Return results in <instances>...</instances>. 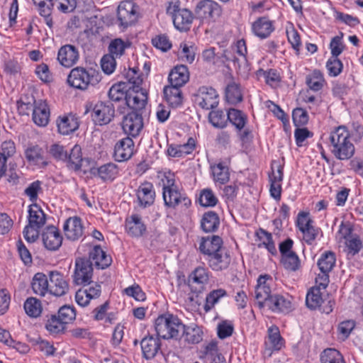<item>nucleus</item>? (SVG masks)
I'll use <instances>...</instances> for the list:
<instances>
[{"instance_id":"nucleus-1","label":"nucleus","mask_w":363,"mask_h":363,"mask_svg":"<svg viewBox=\"0 0 363 363\" xmlns=\"http://www.w3.org/2000/svg\"><path fill=\"white\" fill-rule=\"evenodd\" d=\"M127 78L131 86L128 87L125 104L132 109V111L140 113L147 104V92L140 87L143 80L135 69L128 70Z\"/></svg>"},{"instance_id":"nucleus-2","label":"nucleus","mask_w":363,"mask_h":363,"mask_svg":"<svg viewBox=\"0 0 363 363\" xmlns=\"http://www.w3.org/2000/svg\"><path fill=\"white\" fill-rule=\"evenodd\" d=\"M331 152L340 160L351 158L354 153V146L350 140V133L345 126H339L330 135Z\"/></svg>"},{"instance_id":"nucleus-3","label":"nucleus","mask_w":363,"mask_h":363,"mask_svg":"<svg viewBox=\"0 0 363 363\" xmlns=\"http://www.w3.org/2000/svg\"><path fill=\"white\" fill-rule=\"evenodd\" d=\"M155 328L159 337L164 340H177L184 330V324L177 316L167 313L156 318Z\"/></svg>"},{"instance_id":"nucleus-4","label":"nucleus","mask_w":363,"mask_h":363,"mask_svg":"<svg viewBox=\"0 0 363 363\" xmlns=\"http://www.w3.org/2000/svg\"><path fill=\"white\" fill-rule=\"evenodd\" d=\"M100 80L99 74L95 69L82 67L73 68L67 77V82L71 86L81 90L95 86Z\"/></svg>"},{"instance_id":"nucleus-5","label":"nucleus","mask_w":363,"mask_h":363,"mask_svg":"<svg viewBox=\"0 0 363 363\" xmlns=\"http://www.w3.org/2000/svg\"><path fill=\"white\" fill-rule=\"evenodd\" d=\"M180 6L179 0H170L166 11L172 17L175 28L181 32H186L190 30L194 16L190 10L182 9Z\"/></svg>"},{"instance_id":"nucleus-6","label":"nucleus","mask_w":363,"mask_h":363,"mask_svg":"<svg viewBox=\"0 0 363 363\" xmlns=\"http://www.w3.org/2000/svg\"><path fill=\"white\" fill-rule=\"evenodd\" d=\"M165 180L162 179V196L164 205L169 208H175L182 203L185 207H189L191 202L185 194H182L175 185L173 176H165Z\"/></svg>"},{"instance_id":"nucleus-7","label":"nucleus","mask_w":363,"mask_h":363,"mask_svg":"<svg viewBox=\"0 0 363 363\" xmlns=\"http://www.w3.org/2000/svg\"><path fill=\"white\" fill-rule=\"evenodd\" d=\"M223 12L221 6L213 0H201L194 9V15L201 23L210 24L216 22Z\"/></svg>"},{"instance_id":"nucleus-8","label":"nucleus","mask_w":363,"mask_h":363,"mask_svg":"<svg viewBox=\"0 0 363 363\" xmlns=\"http://www.w3.org/2000/svg\"><path fill=\"white\" fill-rule=\"evenodd\" d=\"M138 6L131 1H124L118 6L117 18L119 26L126 28L134 24L139 15Z\"/></svg>"},{"instance_id":"nucleus-9","label":"nucleus","mask_w":363,"mask_h":363,"mask_svg":"<svg viewBox=\"0 0 363 363\" xmlns=\"http://www.w3.org/2000/svg\"><path fill=\"white\" fill-rule=\"evenodd\" d=\"M92 275V262L85 258H77L73 274L74 284L86 286L91 284Z\"/></svg>"},{"instance_id":"nucleus-10","label":"nucleus","mask_w":363,"mask_h":363,"mask_svg":"<svg viewBox=\"0 0 363 363\" xmlns=\"http://www.w3.org/2000/svg\"><path fill=\"white\" fill-rule=\"evenodd\" d=\"M272 282V278L269 274L260 275L257 279L255 294V300L259 308L267 307L274 296L271 294Z\"/></svg>"},{"instance_id":"nucleus-11","label":"nucleus","mask_w":363,"mask_h":363,"mask_svg":"<svg viewBox=\"0 0 363 363\" xmlns=\"http://www.w3.org/2000/svg\"><path fill=\"white\" fill-rule=\"evenodd\" d=\"M194 101L203 109H212L218 104V94L213 87L203 86L194 94Z\"/></svg>"},{"instance_id":"nucleus-12","label":"nucleus","mask_w":363,"mask_h":363,"mask_svg":"<svg viewBox=\"0 0 363 363\" xmlns=\"http://www.w3.org/2000/svg\"><path fill=\"white\" fill-rule=\"evenodd\" d=\"M115 115V108L110 102L99 101L93 108L91 117L94 122L99 125L109 123Z\"/></svg>"},{"instance_id":"nucleus-13","label":"nucleus","mask_w":363,"mask_h":363,"mask_svg":"<svg viewBox=\"0 0 363 363\" xmlns=\"http://www.w3.org/2000/svg\"><path fill=\"white\" fill-rule=\"evenodd\" d=\"M143 128V119L140 113L131 111L123 116L122 128L128 137H137Z\"/></svg>"},{"instance_id":"nucleus-14","label":"nucleus","mask_w":363,"mask_h":363,"mask_svg":"<svg viewBox=\"0 0 363 363\" xmlns=\"http://www.w3.org/2000/svg\"><path fill=\"white\" fill-rule=\"evenodd\" d=\"M208 267L213 271L219 272L228 268L231 262L230 252L225 247L205 258Z\"/></svg>"},{"instance_id":"nucleus-15","label":"nucleus","mask_w":363,"mask_h":363,"mask_svg":"<svg viewBox=\"0 0 363 363\" xmlns=\"http://www.w3.org/2000/svg\"><path fill=\"white\" fill-rule=\"evenodd\" d=\"M49 277V293L55 296H62L69 291V284L64 275L57 271H50Z\"/></svg>"},{"instance_id":"nucleus-16","label":"nucleus","mask_w":363,"mask_h":363,"mask_svg":"<svg viewBox=\"0 0 363 363\" xmlns=\"http://www.w3.org/2000/svg\"><path fill=\"white\" fill-rule=\"evenodd\" d=\"M101 285L95 283L79 289L75 294V301L80 306L85 307L88 306L91 299H96L101 295Z\"/></svg>"},{"instance_id":"nucleus-17","label":"nucleus","mask_w":363,"mask_h":363,"mask_svg":"<svg viewBox=\"0 0 363 363\" xmlns=\"http://www.w3.org/2000/svg\"><path fill=\"white\" fill-rule=\"evenodd\" d=\"M134 142L130 137H125L118 141L114 147L113 157L118 162L129 160L134 153Z\"/></svg>"},{"instance_id":"nucleus-18","label":"nucleus","mask_w":363,"mask_h":363,"mask_svg":"<svg viewBox=\"0 0 363 363\" xmlns=\"http://www.w3.org/2000/svg\"><path fill=\"white\" fill-rule=\"evenodd\" d=\"M79 57V51L75 46L65 45L59 49L57 59L61 65L69 68L77 62Z\"/></svg>"},{"instance_id":"nucleus-19","label":"nucleus","mask_w":363,"mask_h":363,"mask_svg":"<svg viewBox=\"0 0 363 363\" xmlns=\"http://www.w3.org/2000/svg\"><path fill=\"white\" fill-rule=\"evenodd\" d=\"M223 247L222 238L218 235L202 237L199 242V250L206 258Z\"/></svg>"},{"instance_id":"nucleus-20","label":"nucleus","mask_w":363,"mask_h":363,"mask_svg":"<svg viewBox=\"0 0 363 363\" xmlns=\"http://www.w3.org/2000/svg\"><path fill=\"white\" fill-rule=\"evenodd\" d=\"M42 239L45 247L49 250H57L62 243V236L53 225L48 226L43 230Z\"/></svg>"},{"instance_id":"nucleus-21","label":"nucleus","mask_w":363,"mask_h":363,"mask_svg":"<svg viewBox=\"0 0 363 363\" xmlns=\"http://www.w3.org/2000/svg\"><path fill=\"white\" fill-rule=\"evenodd\" d=\"M66 238L70 240H76L83 235V226L80 218L74 216L66 220L63 225Z\"/></svg>"},{"instance_id":"nucleus-22","label":"nucleus","mask_w":363,"mask_h":363,"mask_svg":"<svg viewBox=\"0 0 363 363\" xmlns=\"http://www.w3.org/2000/svg\"><path fill=\"white\" fill-rule=\"evenodd\" d=\"M140 345L144 357L150 359L154 358L160 350L161 341L157 337L147 335L143 338Z\"/></svg>"},{"instance_id":"nucleus-23","label":"nucleus","mask_w":363,"mask_h":363,"mask_svg":"<svg viewBox=\"0 0 363 363\" xmlns=\"http://www.w3.org/2000/svg\"><path fill=\"white\" fill-rule=\"evenodd\" d=\"M50 119V109L45 101H34L33 121L38 126H46Z\"/></svg>"},{"instance_id":"nucleus-24","label":"nucleus","mask_w":363,"mask_h":363,"mask_svg":"<svg viewBox=\"0 0 363 363\" xmlns=\"http://www.w3.org/2000/svg\"><path fill=\"white\" fill-rule=\"evenodd\" d=\"M137 198L140 206L146 208L152 206L155 199L152 184L147 182L141 184L137 191Z\"/></svg>"},{"instance_id":"nucleus-25","label":"nucleus","mask_w":363,"mask_h":363,"mask_svg":"<svg viewBox=\"0 0 363 363\" xmlns=\"http://www.w3.org/2000/svg\"><path fill=\"white\" fill-rule=\"evenodd\" d=\"M264 354L270 357L273 351H279L284 345V340L280 335L279 330L276 326L268 329V341L265 342Z\"/></svg>"},{"instance_id":"nucleus-26","label":"nucleus","mask_w":363,"mask_h":363,"mask_svg":"<svg viewBox=\"0 0 363 363\" xmlns=\"http://www.w3.org/2000/svg\"><path fill=\"white\" fill-rule=\"evenodd\" d=\"M168 80L171 86L182 87L189 80V72L186 66L177 65L170 72Z\"/></svg>"},{"instance_id":"nucleus-27","label":"nucleus","mask_w":363,"mask_h":363,"mask_svg":"<svg viewBox=\"0 0 363 363\" xmlns=\"http://www.w3.org/2000/svg\"><path fill=\"white\" fill-rule=\"evenodd\" d=\"M252 31L261 39L267 38L274 31L273 22L267 17H260L252 24Z\"/></svg>"},{"instance_id":"nucleus-28","label":"nucleus","mask_w":363,"mask_h":363,"mask_svg":"<svg viewBox=\"0 0 363 363\" xmlns=\"http://www.w3.org/2000/svg\"><path fill=\"white\" fill-rule=\"evenodd\" d=\"M96 267L105 269L109 267L112 262L110 255H108L99 245H96L89 252V259Z\"/></svg>"},{"instance_id":"nucleus-29","label":"nucleus","mask_w":363,"mask_h":363,"mask_svg":"<svg viewBox=\"0 0 363 363\" xmlns=\"http://www.w3.org/2000/svg\"><path fill=\"white\" fill-rule=\"evenodd\" d=\"M49 277L42 272L36 273L31 281V289L34 294L44 296L49 293Z\"/></svg>"},{"instance_id":"nucleus-30","label":"nucleus","mask_w":363,"mask_h":363,"mask_svg":"<svg viewBox=\"0 0 363 363\" xmlns=\"http://www.w3.org/2000/svg\"><path fill=\"white\" fill-rule=\"evenodd\" d=\"M164 95L165 100L172 108H177L183 103V94L180 87L166 86L164 88Z\"/></svg>"},{"instance_id":"nucleus-31","label":"nucleus","mask_w":363,"mask_h":363,"mask_svg":"<svg viewBox=\"0 0 363 363\" xmlns=\"http://www.w3.org/2000/svg\"><path fill=\"white\" fill-rule=\"evenodd\" d=\"M267 307L275 313H287L291 308V302L282 295L275 294L271 298Z\"/></svg>"},{"instance_id":"nucleus-32","label":"nucleus","mask_w":363,"mask_h":363,"mask_svg":"<svg viewBox=\"0 0 363 363\" xmlns=\"http://www.w3.org/2000/svg\"><path fill=\"white\" fill-rule=\"evenodd\" d=\"M28 214V224L39 228H41L45 224L46 215L38 205H30Z\"/></svg>"},{"instance_id":"nucleus-33","label":"nucleus","mask_w":363,"mask_h":363,"mask_svg":"<svg viewBox=\"0 0 363 363\" xmlns=\"http://www.w3.org/2000/svg\"><path fill=\"white\" fill-rule=\"evenodd\" d=\"M45 318V328L50 335H57L65 332L67 327L57 314L48 315Z\"/></svg>"},{"instance_id":"nucleus-34","label":"nucleus","mask_w":363,"mask_h":363,"mask_svg":"<svg viewBox=\"0 0 363 363\" xmlns=\"http://www.w3.org/2000/svg\"><path fill=\"white\" fill-rule=\"evenodd\" d=\"M79 128L77 118L74 116L69 115L59 118L57 120V128L60 133L68 135L73 133Z\"/></svg>"},{"instance_id":"nucleus-35","label":"nucleus","mask_w":363,"mask_h":363,"mask_svg":"<svg viewBox=\"0 0 363 363\" xmlns=\"http://www.w3.org/2000/svg\"><path fill=\"white\" fill-rule=\"evenodd\" d=\"M126 230L130 236L139 238L146 231V227L142 222L140 216L134 214L131 216L130 220L127 221Z\"/></svg>"},{"instance_id":"nucleus-36","label":"nucleus","mask_w":363,"mask_h":363,"mask_svg":"<svg viewBox=\"0 0 363 363\" xmlns=\"http://www.w3.org/2000/svg\"><path fill=\"white\" fill-rule=\"evenodd\" d=\"M194 147L195 141L192 138H189L187 143L183 145H170L167 149V153L171 157H180L190 154Z\"/></svg>"},{"instance_id":"nucleus-37","label":"nucleus","mask_w":363,"mask_h":363,"mask_svg":"<svg viewBox=\"0 0 363 363\" xmlns=\"http://www.w3.org/2000/svg\"><path fill=\"white\" fill-rule=\"evenodd\" d=\"M219 224V217L214 211L205 213L201 221V228L206 233H212L216 231L218 229Z\"/></svg>"},{"instance_id":"nucleus-38","label":"nucleus","mask_w":363,"mask_h":363,"mask_svg":"<svg viewBox=\"0 0 363 363\" xmlns=\"http://www.w3.org/2000/svg\"><path fill=\"white\" fill-rule=\"evenodd\" d=\"M43 150L38 145L28 147L26 150V157L29 162L44 167L48 164L44 157Z\"/></svg>"},{"instance_id":"nucleus-39","label":"nucleus","mask_w":363,"mask_h":363,"mask_svg":"<svg viewBox=\"0 0 363 363\" xmlns=\"http://www.w3.org/2000/svg\"><path fill=\"white\" fill-rule=\"evenodd\" d=\"M228 121H229L238 130H242L247 121V117L242 111L235 109L230 108L227 112Z\"/></svg>"},{"instance_id":"nucleus-40","label":"nucleus","mask_w":363,"mask_h":363,"mask_svg":"<svg viewBox=\"0 0 363 363\" xmlns=\"http://www.w3.org/2000/svg\"><path fill=\"white\" fill-rule=\"evenodd\" d=\"M203 334L201 328L198 326L186 327L184 325V330L181 335H183L184 341L189 344H198L202 340Z\"/></svg>"},{"instance_id":"nucleus-41","label":"nucleus","mask_w":363,"mask_h":363,"mask_svg":"<svg viewBox=\"0 0 363 363\" xmlns=\"http://www.w3.org/2000/svg\"><path fill=\"white\" fill-rule=\"evenodd\" d=\"M128 87L125 82H119L113 84L108 93L109 99L116 102L121 100H125V101Z\"/></svg>"},{"instance_id":"nucleus-42","label":"nucleus","mask_w":363,"mask_h":363,"mask_svg":"<svg viewBox=\"0 0 363 363\" xmlns=\"http://www.w3.org/2000/svg\"><path fill=\"white\" fill-rule=\"evenodd\" d=\"M323 302L322 293L319 287H312L307 293L306 304L311 310H315L320 307Z\"/></svg>"},{"instance_id":"nucleus-43","label":"nucleus","mask_w":363,"mask_h":363,"mask_svg":"<svg viewBox=\"0 0 363 363\" xmlns=\"http://www.w3.org/2000/svg\"><path fill=\"white\" fill-rule=\"evenodd\" d=\"M225 98L228 103L236 104L242 101V94L238 84L233 82L225 88Z\"/></svg>"},{"instance_id":"nucleus-44","label":"nucleus","mask_w":363,"mask_h":363,"mask_svg":"<svg viewBox=\"0 0 363 363\" xmlns=\"http://www.w3.org/2000/svg\"><path fill=\"white\" fill-rule=\"evenodd\" d=\"M336 262L335 255L331 251L323 253L318 261V266L321 272H330Z\"/></svg>"},{"instance_id":"nucleus-45","label":"nucleus","mask_w":363,"mask_h":363,"mask_svg":"<svg viewBox=\"0 0 363 363\" xmlns=\"http://www.w3.org/2000/svg\"><path fill=\"white\" fill-rule=\"evenodd\" d=\"M306 83L311 90L318 91L323 87L325 79L321 72L315 69L306 77Z\"/></svg>"},{"instance_id":"nucleus-46","label":"nucleus","mask_w":363,"mask_h":363,"mask_svg":"<svg viewBox=\"0 0 363 363\" xmlns=\"http://www.w3.org/2000/svg\"><path fill=\"white\" fill-rule=\"evenodd\" d=\"M209 280V272L206 268L196 267L189 277V283H195L200 284L201 287L206 284Z\"/></svg>"},{"instance_id":"nucleus-47","label":"nucleus","mask_w":363,"mask_h":363,"mask_svg":"<svg viewBox=\"0 0 363 363\" xmlns=\"http://www.w3.org/2000/svg\"><path fill=\"white\" fill-rule=\"evenodd\" d=\"M226 296L227 292L223 289H218L211 291L209 294H207L206 297V303L203 306L205 312H209L221 298Z\"/></svg>"},{"instance_id":"nucleus-48","label":"nucleus","mask_w":363,"mask_h":363,"mask_svg":"<svg viewBox=\"0 0 363 363\" xmlns=\"http://www.w3.org/2000/svg\"><path fill=\"white\" fill-rule=\"evenodd\" d=\"M130 47V43L121 38H116L111 41L108 45L109 55L115 58L121 57L125 52L126 48Z\"/></svg>"},{"instance_id":"nucleus-49","label":"nucleus","mask_w":363,"mask_h":363,"mask_svg":"<svg viewBox=\"0 0 363 363\" xmlns=\"http://www.w3.org/2000/svg\"><path fill=\"white\" fill-rule=\"evenodd\" d=\"M67 161L68 162V167L75 171L80 169L82 162V150L80 146L74 145L70 153L67 154Z\"/></svg>"},{"instance_id":"nucleus-50","label":"nucleus","mask_w":363,"mask_h":363,"mask_svg":"<svg viewBox=\"0 0 363 363\" xmlns=\"http://www.w3.org/2000/svg\"><path fill=\"white\" fill-rule=\"evenodd\" d=\"M24 309L28 315L37 318L42 313L41 302L36 298L30 297L24 303Z\"/></svg>"},{"instance_id":"nucleus-51","label":"nucleus","mask_w":363,"mask_h":363,"mask_svg":"<svg viewBox=\"0 0 363 363\" xmlns=\"http://www.w3.org/2000/svg\"><path fill=\"white\" fill-rule=\"evenodd\" d=\"M322 363H345L341 353L333 348L325 350L320 355Z\"/></svg>"},{"instance_id":"nucleus-52","label":"nucleus","mask_w":363,"mask_h":363,"mask_svg":"<svg viewBox=\"0 0 363 363\" xmlns=\"http://www.w3.org/2000/svg\"><path fill=\"white\" fill-rule=\"evenodd\" d=\"M97 173L99 177L104 181H112L118 174V169L116 164L108 163L98 168Z\"/></svg>"},{"instance_id":"nucleus-53","label":"nucleus","mask_w":363,"mask_h":363,"mask_svg":"<svg viewBox=\"0 0 363 363\" xmlns=\"http://www.w3.org/2000/svg\"><path fill=\"white\" fill-rule=\"evenodd\" d=\"M57 315L60 318L61 322L67 325L71 323L76 318V311L74 306L65 305L58 310Z\"/></svg>"},{"instance_id":"nucleus-54","label":"nucleus","mask_w":363,"mask_h":363,"mask_svg":"<svg viewBox=\"0 0 363 363\" xmlns=\"http://www.w3.org/2000/svg\"><path fill=\"white\" fill-rule=\"evenodd\" d=\"M208 119L213 126L223 128L227 125L228 116L222 110L211 111Z\"/></svg>"},{"instance_id":"nucleus-55","label":"nucleus","mask_w":363,"mask_h":363,"mask_svg":"<svg viewBox=\"0 0 363 363\" xmlns=\"http://www.w3.org/2000/svg\"><path fill=\"white\" fill-rule=\"evenodd\" d=\"M212 172L215 179L221 184H225L229 180L228 167L223 162H219L211 166Z\"/></svg>"},{"instance_id":"nucleus-56","label":"nucleus","mask_w":363,"mask_h":363,"mask_svg":"<svg viewBox=\"0 0 363 363\" xmlns=\"http://www.w3.org/2000/svg\"><path fill=\"white\" fill-rule=\"evenodd\" d=\"M281 262L285 269L290 271H296L300 267V260L295 252L282 256Z\"/></svg>"},{"instance_id":"nucleus-57","label":"nucleus","mask_w":363,"mask_h":363,"mask_svg":"<svg viewBox=\"0 0 363 363\" xmlns=\"http://www.w3.org/2000/svg\"><path fill=\"white\" fill-rule=\"evenodd\" d=\"M326 68L331 77L338 76L343 69V64L337 57H331L326 63Z\"/></svg>"},{"instance_id":"nucleus-58","label":"nucleus","mask_w":363,"mask_h":363,"mask_svg":"<svg viewBox=\"0 0 363 363\" xmlns=\"http://www.w3.org/2000/svg\"><path fill=\"white\" fill-rule=\"evenodd\" d=\"M218 199L212 190L206 189L201 192L199 203L201 206L205 207L214 206L216 205Z\"/></svg>"},{"instance_id":"nucleus-59","label":"nucleus","mask_w":363,"mask_h":363,"mask_svg":"<svg viewBox=\"0 0 363 363\" xmlns=\"http://www.w3.org/2000/svg\"><path fill=\"white\" fill-rule=\"evenodd\" d=\"M346 247L347 248V254L351 256L357 255L362 248V242L357 236H350L346 240Z\"/></svg>"},{"instance_id":"nucleus-60","label":"nucleus","mask_w":363,"mask_h":363,"mask_svg":"<svg viewBox=\"0 0 363 363\" xmlns=\"http://www.w3.org/2000/svg\"><path fill=\"white\" fill-rule=\"evenodd\" d=\"M292 118L295 126L304 125L308 121V113L302 108H296L293 111Z\"/></svg>"},{"instance_id":"nucleus-61","label":"nucleus","mask_w":363,"mask_h":363,"mask_svg":"<svg viewBox=\"0 0 363 363\" xmlns=\"http://www.w3.org/2000/svg\"><path fill=\"white\" fill-rule=\"evenodd\" d=\"M152 45L157 49L167 52L172 48V43L165 35H158L152 39Z\"/></svg>"},{"instance_id":"nucleus-62","label":"nucleus","mask_w":363,"mask_h":363,"mask_svg":"<svg viewBox=\"0 0 363 363\" xmlns=\"http://www.w3.org/2000/svg\"><path fill=\"white\" fill-rule=\"evenodd\" d=\"M116 58L109 55H105L101 60V67L104 73L111 74L116 69Z\"/></svg>"},{"instance_id":"nucleus-63","label":"nucleus","mask_w":363,"mask_h":363,"mask_svg":"<svg viewBox=\"0 0 363 363\" xmlns=\"http://www.w3.org/2000/svg\"><path fill=\"white\" fill-rule=\"evenodd\" d=\"M42 182L39 180L32 182L24 191L25 194L29 199L34 202L38 199V194L42 190Z\"/></svg>"},{"instance_id":"nucleus-64","label":"nucleus","mask_w":363,"mask_h":363,"mask_svg":"<svg viewBox=\"0 0 363 363\" xmlns=\"http://www.w3.org/2000/svg\"><path fill=\"white\" fill-rule=\"evenodd\" d=\"M217 330L218 336L220 339H225L233 334L234 328L233 324L227 320H224L218 325Z\"/></svg>"}]
</instances>
